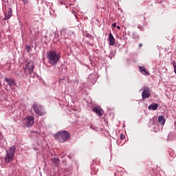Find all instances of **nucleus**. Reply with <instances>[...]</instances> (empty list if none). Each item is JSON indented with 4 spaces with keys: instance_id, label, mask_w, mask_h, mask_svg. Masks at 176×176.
Returning <instances> with one entry per match:
<instances>
[{
    "instance_id": "f257e3e1",
    "label": "nucleus",
    "mask_w": 176,
    "mask_h": 176,
    "mask_svg": "<svg viewBox=\"0 0 176 176\" xmlns=\"http://www.w3.org/2000/svg\"><path fill=\"white\" fill-rule=\"evenodd\" d=\"M54 138L59 142H67L71 138V134L67 131H60L54 135Z\"/></svg>"
},
{
    "instance_id": "f03ea898",
    "label": "nucleus",
    "mask_w": 176,
    "mask_h": 176,
    "mask_svg": "<svg viewBox=\"0 0 176 176\" xmlns=\"http://www.w3.org/2000/svg\"><path fill=\"white\" fill-rule=\"evenodd\" d=\"M48 63L51 65H56L60 60V56L59 54H57L56 51H50L47 52Z\"/></svg>"
},
{
    "instance_id": "7ed1b4c3",
    "label": "nucleus",
    "mask_w": 176,
    "mask_h": 176,
    "mask_svg": "<svg viewBox=\"0 0 176 176\" xmlns=\"http://www.w3.org/2000/svg\"><path fill=\"white\" fill-rule=\"evenodd\" d=\"M16 152V146H11L7 151H6V156L5 157V162L6 163H10L13 159H14V153Z\"/></svg>"
},
{
    "instance_id": "20e7f679",
    "label": "nucleus",
    "mask_w": 176,
    "mask_h": 176,
    "mask_svg": "<svg viewBox=\"0 0 176 176\" xmlns=\"http://www.w3.org/2000/svg\"><path fill=\"white\" fill-rule=\"evenodd\" d=\"M34 68L35 66L32 62L28 63L24 68V72L25 75H32Z\"/></svg>"
},
{
    "instance_id": "39448f33",
    "label": "nucleus",
    "mask_w": 176,
    "mask_h": 176,
    "mask_svg": "<svg viewBox=\"0 0 176 176\" xmlns=\"http://www.w3.org/2000/svg\"><path fill=\"white\" fill-rule=\"evenodd\" d=\"M33 109L35 113L38 115V116H43V115H45V112L43 111V107H42V105L38 103H34L33 104Z\"/></svg>"
},
{
    "instance_id": "423d86ee",
    "label": "nucleus",
    "mask_w": 176,
    "mask_h": 176,
    "mask_svg": "<svg viewBox=\"0 0 176 176\" xmlns=\"http://www.w3.org/2000/svg\"><path fill=\"white\" fill-rule=\"evenodd\" d=\"M151 97V89L148 87H144L143 91L142 93V98H149Z\"/></svg>"
},
{
    "instance_id": "0eeeda50",
    "label": "nucleus",
    "mask_w": 176,
    "mask_h": 176,
    "mask_svg": "<svg viewBox=\"0 0 176 176\" xmlns=\"http://www.w3.org/2000/svg\"><path fill=\"white\" fill-rule=\"evenodd\" d=\"M25 124L27 127H30L34 124V119L32 116H28L24 119Z\"/></svg>"
},
{
    "instance_id": "6e6552de",
    "label": "nucleus",
    "mask_w": 176,
    "mask_h": 176,
    "mask_svg": "<svg viewBox=\"0 0 176 176\" xmlns=\"http://www.w3.org/2000/svg\"><path fill=\"white\" fill-rule=\"evenodd\" d=\"M93 112H95L97 115H98L100 117L104 115V111H102V109L99 106L95 107L92 109Z\"/></svg>"
},
{
    "instance_id": "1a4fd4ad",
    "label": "nucleus",
    "mask_w": 176,
    "mask_h": 176,
    "mask_svg": "<svg viewBox=\"0 0 176 176\" xmlns=\"http://www.w3.org/2000/svg\"><path fill=\"white\" fill-rule=\"evenodd\" d=\"M13 13V10H12V8H8V12L5 14L4 20H9L10 17H12V14Z\"/></svg>"
},
{
    "instance_id": "9d476101",
    "label": "nucleus",
    "mask_w": 176,
    "mask_h": 176,
    "mask_svg": "<svg viewBox=\"0 0 176 176\" xmlns=\"http://www.w3.org/2000/svg\"><path fill=\"white\" fill-rule=\"evenodd\" d=\"M109 45L111 46H113L116 43L115 42V38L113 37V35L112 34V33H109Z\"/></svg>"
},
{
    "instance_id": "9b49d317",
    "label": "nucleus",
    "mask_w": 176,
    "mask_h": 176,
    "mask_svg": "<svg viewBox=\"0 0 176 176\" xmlns=\"http://www.w3.org/2000/svg\"><path fill=\"white\" fill-rule=\"evenodd\" d=\"M5 81L7 82L8 85L10 86V87H13V85H14V80L12 78H5Z\"/></svg>"
},
{
    "instance_id": "f8f14e48",
    "label": "nucleus",
    "mask_w": 176,
    "mask_h": 176,
    "mask_svg": "<svg viewBox=\"0 0 176 176\" xmlns=\"http://www.w3.org/2000/svg\"><path fill=\"white\" fill-rule=\"evenodd\" d=\"M139 69L141 74H143V75H149V72H148L145 67L140 66Z\"/></svg>"
},
{
    "instance_id": "ddd939ff",
    "label": "nucleus",
    "mask_w": 176,
    "mask_h": 176,
    "mask_svg": "<svg viewBox=\"0 0 176 176\" xmlns=\"http://www.w3.org/2000/svg\"><path fill=\"white\" fill-rule=\"evenodd\" d=\"M157 108H159L157 103H153L148 106V109H152L153 111H156Z\"/></svg>"
},
{
    "instance_id": "4468645a",
    "label": "nucleus",
    "mask_w": 176,
    "mask_h": 176,
    "mask_svg": "<svg viewBox=\"0 0 176 176\" xmlns=\"http://www.w3.org/2000/svg\"><path fill=\"white\" fill-rule=\"evenodd\" d=\"M158 122L160 123V124H164L166 123V119H164V117L163 116H160L158 117Z\"/></svg>"
},
{
    "instance_id": "2eb2a0df",
    "label": "nucleus",
    "mask_w": 176,
    "mask_h": 176,
    "mask_svg": "<svg viewBox=\"0 0 176 176\" xmlns=\"http://www.w3.org/2000/svg\"><path fill=\"white\" fill-rule=\"evenodd\" d=\"M52 162L56 164V166H58V164L60 163V160L57 158H54Z\"/></svg>"
},
{
    "instance_id": "dca6fc26",
    "label": "nucleus",
    "mask_w": 176,
    "mask_h": 176,
    "mask_svg": "<svg viewBox=\"0 0 176 176\" xmlns=\"http://www.w3.org/2000/svg\"><path fill=\"white\" fill-rule=\"evenodd\" d=\"M25 50L28 53H30V50H31V47H30V45H26Z\"/></svg>"
},
{
    "instance_id": "f3484780",
    "label": "nucleus",
    "mask_w": 176,
    "mask_h": 176,
    "mask_svg": "<svg viewBox=\"0 0 176 176\" xmlns=\"http://www.w3.org/2000/svg\"><path fill=\"white\" fill-rule=\"evenodd\" d=\"M124 138H126V136L123 133H121L120 134V140H124Z\"/></svg>"
},
{
    "instance_id": "a211bd4d",
    "label": "nucleus",
    "mask_w": 176,
    "mask_h": 176,
    "mask_svg": "<svg viewBox=\"0 0 176 176\" xmlns=\"http://www.w3.org/2000/svg\"><path fill=\"white\" fill-rule=\"evenodd\" d=\"M90 129H92V130H96V126L91 125Z\"/></svg>"
},
{
    "instance_id": "6ab92c4d",
    "label": "nucleus",
    "mask_w": 176,
    "mask_h": 176,
    "mask_svg": "<svg viewBox=\"0 0 176 176\" xmlns=\"http://www.w3.org/2000/svg\"><path fill=\"white\" fill-rule=\"evenodd\" d=\"M112 27H113V28H115V27H116V23H113Z\"/></svg>"
},
{
    "instance_id": "aec40b11",
    "label": "nucleus",
    "mask_w": 176,
    "mask_h": 176,
    "mask_svg": "<svg viewBox=\"0 0 176 176\" xmlns=\"http://www.w3.org/2000/svg\"><path fill=\"white\" fill-rule=\"evenodd\" d=\"M118 30H120V26H117Z\"/></svg>"
},
{
    "instance_id": "412c9836",
    "label": "nucleus",
    "mask_w": 176,
    "mask_h": 176,
    "mask_svg": "<svg viewBox=\"0 0 176 176\" xmlns=\"http://www.w3.org/2000/svg\"><path fill=\"white\" fill-rule=\"evenodd\" d=\"M140 47H141V46H142V44H140Z\"/></svg>"
},
{
    "instance_id": "4be33fe9",
    "label": "nucleus",
    "mask_w": 176,
    "mask_h": 176,
    "mask_svg": "<svg viewBox=\"0 0 176 176\" xmlns=\"http://www.w3.org/2000/svg\"><path fill=\"white\" fill-rule=\"evenodd\" d=\"M118 172L116 173V174H118Z\"/></svg>"
}]
</instances>
